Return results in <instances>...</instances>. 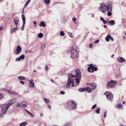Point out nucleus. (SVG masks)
I'll return each mask as SVG.
<instances>
[{
  "instance_id": "nucleus-1",
  "label": "nucleus",
  "mask_w": 126,
  "mask_h": 126,
  "mask_svg": "<svg viewBox=\"0 0 126 126\" xmlns=\"http://www.w3.org/2000/svg\"><path fill=\"white\" fill-rule=\"evenodd\" d=\"M99 7V10L102 12L103 13H105V11L109 12L108 13V15L109 16H110L112 15V13L111 12L112 11V4L110 2H109L107 4L102 5Z\"/></svg>"
},
{
  "instance_id": "nucleus-2",
  "label": "nucleus",
  "mask_w": 126,
  "mask_h": 126,
  "mask_svg": "<svg viewBox=\"0 0 126 126\" xmlns=\"http://www.w3.org/2000/svg\"><path fill=\"white\" fill-rule=\"evenodd\" d=\"M80 73V71L79 69H76L75 70V74L74 75L71 74H69L68 75V78H76V84L77 85H79L81 79Z\"/></svg>"
},
{
  "instance_id": "nucleus-3",
  "label": "nucleus",
  "mask_w": 126,
  "mask_h": 126,
  "mask_svg": "<svg viewBox=\"0 0 126 126\" xmlns=\"http://www.w3.org/2000/svg\"><path fill=\"white\" fill-rule=\"evenodd\" d=\"M71 57L73 59H76L78 57V52L76 47H72L70 49Z\"/></svg>"
},
{
  "instance_id": "nucleus-4",
  "label": "nucleus",
  "mask_w": 126,
  "mask_h": 126,
  "mask_svg": "<svg viewBox=\"0 0 126 126\" xmlns=\"http://www.w3.org/2000/svg\"><path fill=\"white\" fill-rule=\"evenodd\" d=\"M117 83V81L111 80L110 81L108 82L107 85V87L114 88L115 87V85H116Z\"/></svg>"
},
{
  "instance_id": "nucleus-5",
  "label": "nucleus",
  "mask_w": 126,
  "mask_h": 126,
  "mask_svg": "<svg viewBox=\"0 0 126 126\" xmlns=\"http://www.w3.org/2000/svg\"><path fill=\"white\" fill-rule=\"evenodd\" d=\"M67 103L68 105L73 109H76L77 108V104L73 101H69Z\"/></svg>"
},
{
  "instance_id": "nucleus-6",
  "label": "nucleus",
  "mask_w": 126,
  "mask_h": 126,
  "mask_svg": "<svg viewBox=\"0 0 126 126\" xmlns=\"http://www.w3.org/2000/svg\"><path fill=\"white\" fill-rule=\"evenodd\" d=\"M72 84V87H74V81L73 79L71 78H69L67 82L66 85V87L67 88H69L70 87V85Z\"/></svg>"
},
{
  "instance_id": "nucleus-7",
  "label": "nucleus",
  "mask_w": 126,
  "mask_h": 126,
  "mask_svg": "<svg viewBox=\"0 0 126 126\" xmlns=\"http://www.w3.org/2000/svg\"><path fill=\"white\" fill-rule=\"evenodd\" d=\"M3 107L1 111L3 113L5 114L9 107L5 103L3 104Z\"/></svg>"
},
{
  "instance_id": "nucleus-8",
  "label": "nucleus",
  "mask_w": 126,
  "mask_h": 126,
  "mask_svg": "<svg viewBox=\"0 0 126 126\" xmlns=\"http://www.w3.org/2000/svg\"><path fill=\"white\" fill-rule=\"evenodd\" d=\"M105 95L106 96L107 98L110 100L113 98V95L110 92L106 91L105 93Z\"/></svg>"
},
{
  "instance_id": "nucleus-9",
  "label": "nucleus",
  "mask_w": 126,
  "mask_h": 126,
  "mask_svg": "<svg viewBox=\"0 0 126 126\" xmlns=\"http://www.w3.org/2000/svg\"><path fill=\"white\" fill-rule=\"evenodd\" d=\"M21 48L19 46H17L15 51V54L16 55L18 54L21 51Z\"/></svg>"
},
{
  "instance_id": "nucleus-10",
  "label": "nucleus",
  "mask_w": 126,
  "mask_h": 126,
  "mask_svg": "<svg viewBox=\"0 0 126 126\" xmlns=\"http://www.w3.org/2000/svg\"><path fill=\"white\" fill-rule=\"evenodd\" d=\"M5 91L10 95L13 94L15 95H17L18 94V93L16 91H11L10 90L7 89H6Z\"/></svg>"
},
{
  "instance_id": "nucleus-11",
  "label": "nucleus",
  "mask_w": 126,
  "mask_h": 126,
  "mask_svg": "<svg viewBox=\"0 0 126 126\" xmlns=\"http://www.w3.org/2000/svg\"><path fill=\"white\" fill-rule=\"evenodd\" d=\"M16 101V99L15 98L9 100V102L5 103L9 107H10L11 105L13 104Z\"/></svg>"
},
{
  "instance_id": "nucleus-12",
  "label": "nucleus",
  "mask_w": 126,
  "mask_h": 126,
  "mask_svg": "<svg viewBox=\"0 0 126 126\" xmlns=\"http://www.w3.org/2000/svg\"><path fill=\"white\" fill-rule=\"evenodd\" d=\"M86 84L87 86L89 85L91 87L92 90L94 89L97 86L96 84L95 83H87Z\"/></svg>"
},
{
  "instance_id": "nucleus-13",
  "label": "nucleus",
  "mask_w": 126,
  "mask_h": 126,
  "mask_svg": "<svg viewBox=\"0 0 126 126\" xmlns=\"http://www.w3.org/2000/svg\"><path fill=\"white\" fill-rule=\"evenodd\" d=\"M23 21V24L21 29L22 31H23L24 29V28L25 27V18L24 15L22 14L21 15Z\"/></svg>"
},
{
  "instance_id": "nucleus-14",
  "label": "nucleus",
  "mask_w": 126,
  "mask_h": 126,
  "mask_svg": "<svg viewBox=\"0 0 126 126\" xmlns=\"http://www.w3.org/2000/svg\"><path fill=\"white\" fill-rule=\"evenodd\" d=\"M28 81L30 82V83L29 84V87L33 88L34 87V83L33 80H28Z\"/></svg>"
},
{
  "instance_id": "nucleus-15",
  "label": "nucleus",
  "mask_w": 126,
  "mask_h": 126,
  "mask_svg": "<svg viewBox=\"0 0 126 126\" xmlns=\"http://www.w3.org/2000/svg\"><path fill=\"white\" fill-rule=\"evenodd\" d=\"M90 66L88 68V70L89 72L90 73H93V68L92 67L93 66V64H91L90 65Z\"/></svg>"
},
{
  "instance_id": "nucleus-16",
  "label": "nucleus",
  "mask_w": 126,
  "mask_h": 126,
  "mask_svg": "<svg viewBox=\"0 0 126 126\" xmlns=\"http://www.w3.org/2000/svg\"><path fill=\"white\" fill-rule=\"evenodd\" d=\"M25 58V56L24 55H22L19 57L17 58L15 60L16 62L19 61Z\"/></svg>"
},
{
  "instance_id": "nucleus-17",
  "label": "nucleus",
  "mask_w": 126,
  "mask_h": 126,
  "mask_svg": "<svg viewBox=\"0 0 126 126\" xmlns=\"http://www.w3.org/2000/svg\"><path fill=\"white\" fill-rule=\"evenodd\" d=\"M117 60L120 63L123 62L125 61V60L124 58L122 57H118L117 59Z\"/></svg>"
},
{
  "instance_id": "nucleus-18",
  "label": "nucleus",
  "mask_w": 126,
  "mask_h": 126,
  "mask_svg": "<svg viewBox=\"0 0 126 126\" xmlns=\"http://www.w3.org/2000/svg\"><path fill=\"white\" fill-rule=\"evenodd\" d=\"M19 21V19L18 17H16L14 18L13 20V22L15 25H17L18 24Z\"/></svg>"
},
{
  "instance_id": "nucleus-19",
  "label": "nucleus",
  "mask_w": 126,
  "mask_h": 126,
  "mask_svg": "<svg viewBox=\"0 0 126 126\" xmlns=\"http://www.w3.org/2000/svg\"><path fill=\"white\" fill-rule=\"evenodd\" d=\"M18 30V28H17V27L15 28H13L11 29L10 31V32L11 33H12L15 31H17Z\"/></svg>"
},
{
  "instance_id": "nucleus-20",
  "label": "nucleus",
  "mask_w": 126,
  "mask_h": 126,
  "mask_svg": "<svg viewBox=\"0 0 126 126\" xmlns=\"http://www.w3.org/2000/svg\"><path fill=\"white\" fill-rule=\"evenodd\" d=\"M21 104H22V106L23 108L26 107L27 106V103L25 101L22 102Z\"/></svg>"
},
{
  "instance_id": "nucleus-21",
  "label": "nucleus",
  "mask_w": 126,
  "mask_h": 126,
  "mask_svg": "<svg viewBox=\"0 0 126 126\" xmlns=\"http://www.w3.org/2000/svg\"><path fill=\"white\" fill-rule=\"evenodd\" d=\"M111 35L110 34H108L107 36L105 38V40L106 41L108 42L109 41L111 37Z\"/></svg>"
},
{
  "instance_id": "nucleus-22",
  "label": "nucleus",
  "mask_w": 126,
  "mask_h": 126,
  "mask_svg": "<svg viewBox=\"0 0 126 126\" xmlns=\"http://www.w3.org/2000/svg\"><path fill=\"white\" fill-rule=\"evenodd\" d=\"M39 25L40 26H42L43 27H45L46 26V24L44 22L41 21L39 24Z\"/></svg>"
},
{
  "instance_id": "nucleus-23",
  "label": "nucleus",
  "mask_w": 126,
  "mask_h": 126,
  "mask_svg": "<svg viewBox=\"0 0 126 126\" xmlns=\"http://www.w3.org/2000/svg\"><path fill=\"white\" fill-rule=\"evenodd\" d=\"M25 110L31 117H34V115L31 112H30V111L26 110Z\"/></svg>"
},
{
  "instance_id": "nucleus-24",
  "label": "nucleus",
  "mask_w": 126,
  "mask_h": 126,
  "mask_svg": "<svg viewBox=\"0 0 126 126\" xmlns=\"http://www.w3.org/2000/svg\"><path fill=\"white\" fill-rule=\"evenodd\" d=\"M122 107L123 106L122 105L120 104H118L116 105L115 106L116 108H118L119 109L122 108Z\"/></svg>"
},
{
  "instance_id": "nucleus-25",
  "label": "nucleus",
  "mask_w": 126,
  "mask_h": 126,
  "mask_svg": "<svg viewBox=\"0 0 126 126\" xmlns=\"http://www.w3.org/2000/svg\"><path fill=\"white\" fill-rule=\"evenodd\" d=\"M86 90H87V91H88L90 93H91L92 92V88H90V87H86Z\"/></svg>"
},
{
  "instance_id": "nucleus-26",
  "label": "nucleus",
  "mask_w": 126,
  "mask_h": 126,
  "mask_svg": "<svg viewBox=\"0 0 126 126\" xmlns=\"http://www.w3.org/2000/svg\"><path fill=\"white\" fill-rule=\"evenodd\" d=\"M27 122H24L20 123L19 124V126H25V125H27Z\"/></svg>"
},
{
  "instance_id": "nucleus-27",
  "label": "nucleus",
  "mask_w": 126,
  "mask_h": 126,
  "mask_svg": "<svg viewBox=\"0 0 126 126\" xmlns=\"http://www.w3.org/2000/svg\"><path fill=\"white\" fill-rule=\"evenodd\" d=\"M112 25H114L115 24V22L113 20H111L109 22H108Z\"/></svg>"
},
{
  "instance_id": "nucleus-28",
  "label": "nucleus",
  "mask_w": 126,
  "mask_h": 126,
  "mask_svg": "<svg viewBox=\"0 0 126 126\" xmlns=\"http://www.w3.org/2000/svg\"><path fill=\"white\" fill-rule=\"evenodd\" d=\"M46 47V45L45 44H43L41 46V48L42 50H44Z\"/></svg>"
},
{
  "instance_id": "nucleus-29",
  "label": "nucleus",
  "mask_w": 126,
  "mask_h": 126,
  "mask_svg": "<svg viewBox=\"0 0 126 126\" xmlns=\"http://www.w3.org/2000/svg\"><path fill=\"white\" fill-rule=\"evenodd\" d=\"M18 79L20 80H23L25 79V78L24 77L22 76H18Z\"/></svg>"
},
{
  "instance_id": "nucleus-30",
  "label": "nucleus",
  "mask_w": 126,
  "mask_h": 126,
  "mask_svg": "<svg viewBox=\"0 0 126 126\" xmlns=\"http://www.w3.org/2000/svg\"><path fill=\"white\" fill-rule=\"evenodd\" d=\"M86 91V89L85 88H84L83 89L82 88H80L79 89V91L80 92H82L83 91Z\"/></svg>"
},
{
  "instance_id": "nucleus-31",
  "label": "nucleus",
  "mask_w": 126,
  "mask_h": 126,
  "mask_svg": "<svg viewBox=\"0 0 126 126\" xmlns=\"http://www.w3.org/2000/svg\"><path fill=\"white\" fill-rule=\"evenodd\" d=\"M44 100L45 103L47 104H48L49 103V100L46 98H44Z\"/></svg>"
},
{
  "instance_id": "nucleus-32",
  "label": "nucleus",
  "mask_w": 126,
  "mask_h": 126,
  "mask_svg": "<svg viewBox=\"0 0 126 126\" xmlns=\"http://www.w3.org/2000/svg\"><path fill=\"white\" fill-rule=\"evenodd\" d=\"M43 34L42 33H41L38 34V37L39 38H41L43 36Z\"/></svg>"
},
{
  "instance_id": "nucleus-33",
  "label": "nucleus",
  "mask_w": 126,
  "mask_h": 126,
  "mask_svg": "<svg viewBox=\"0 0 126 126\" xmlns=\"http://www.w3.org/2000/svg\"><path fill=\"white\" fill-rule=\"evenodd\" d=\"M50 2V0H44V3L47 4H49Z\"/></svg>"
},
{
  "instance_id": "nucleus-34",
  "label": "nucleus",
  "mask_w": 126,
  "mask_h": 126,
  "mask_svg": "<svg viewBox=\"0 0 126 126\" xmlns=\"http://www.w3.org/2000/svg\"><path fill=\"white\" fill-rule=\"evenodd\" d=\"M71 124L69 123H65L63 126H71Z\"/></svg>"
},
{
  "instance_id": "nucleus-35",
  "label": "nucleus",
  "mask_w": 126,
  "mask_h": 126,
  "mask_svg": "<svg viewBox=\"0 0 126 126\" xmlns=\"http://www.w3.org/2000/svg\"><path fill=\"white\" fill-rule=\"evenodd\" d=\"M60 34L61 36H63L65 34L63 31H61L60 32Z\"/></svg>"
},
{
  "instance_id": "nucleus-36",
  "label": "nucleus",
  "mask_w": 126,
  "mask_h": 126,
  "mask_svg": "<svg viewBox=\"0 0 126 126\" xmlns=\"http://www.w3.org/2000/svg\"><path fill=\"white\" fill-rule=\"evenodd\" d=\"M100 109L99 108H98L96 110V112L97 114H99L100 113Z\"/></svg>"
},
{
  "instance_id": "nucleus-37",
  "label": "nucleus",
  "mask_w": 126,
  "mask_h": 126,
  "mask_svg": "<svg viewBox=\"0 0 126 126\" xmlns=\"http://www.w3.org/2000/svg\"><path fill=\"white\" fill-rule=\"evenodd\" d=\"M73 21V22H75V23H77V22H76V21L77 20V19L75 17H73L72 19Z\"/></svg>"
},
{
  "instance_id": "nucleus-38",
  "label": "nucleus",
  "mask_w": 126,
  "mask_h": 126,
  "mask_svg": "<svg viewBox=\"0 0 126 126\" xmlns=\"http://www.w3.org/2000/svg\"><path fill=\"white\" fill-rule=\"evenodd\" d=\"M4 97V95L3 94H0V99L3 98Z\"/></svg>"
},
{
  "instance_id": "nucleus-39",
  "label": "nucleus",
  "mask_w": 126,
  "mask_h": 126,
  "mask_svg": "<svg viewBox=\"0 0 126 126\" xmlns=\"http://www.w3.org/2000/svg\"><path fill=\"white\" fill-rule=\"evenodd\" d=\"M93 67V72L94 71H96L97 70V67H94V66L93 65V66H92Z\"/></svg>"
},
{
  "instance_id": "nucleus-40",
  "label": "nucleus",
  "mask_w": 126,
  "mask_h": 126,
  "mask_svg": "<svg viewBox=\"0 0 126 126\" xmlns=\"http://www.w3.org/2000/svg\"><path fill=\"white\" fill-rule=\"evenodd\" d=\"M16 106L21 107V102L20 103L17 102L16 103Z\"/></svg>"
},
{
  "instance_id": "nucleus-41",
  "label": "nucleus",
  "mask_w": 126,
  "mask_h": 126,
  "mask_svg": "<svg viewBox=\"0 0 126 126\" xmlns=\"http://www.w3.org/2000/svg\"><path fill=\"white\" fill-rule=\"evenodd\" d=\"M96 104H95L94 105H93L91 109L92 110L94 109L95 107H96Z\"/></svg>"
},
{
  "instance_id": "nucleus-42",
  "label": "nucleus",
  "mask_w": 126,
  "mask_h": 126,
  "mask_svg": "<svg viewBox=\"0 0 126 126\" xmlns=\"http://www.w3.org/2000/svg\"><path fill=\"white\" fill-rule=\"evenodd\" d=\"M31 0H28L26 2L25 4L26 5H27L30 2Z\"/></svg>"
},
{
  "instance_id": "nucleus-43",
  "label": "nucleus",
  "mask_w": 126,
  "mask_h": 126,
  "mask_svg": "<svg viewBox=\"0 0 126 126\" xmlns=\"http://www.w3.org/2000/svg\"><path fill=\"white\" fill-rule=\"evenodd\" d=\"M60 94H64L65 93L64 91H61L60 92Z\"/></svg>"
},
{
  "instance_id": "nucleus-44",
  "label": "nucleus",
  "mask_w": 126,
  "mask_h": 126,
  "mask_svg": "<svg viewBox=\"0 0 126 126\" xmlns=\"http://www.w3.org/2000/svg\"><path fill=\"white\" fill-rule=\"evenodd\" d=\"M48 67L47 65H46L45 66V69L46 71H47L48 70Z\"/></svg>"
},
{
  "instance_id": "nucleus-45",
  "label": "nucleus",
  "mask_w": 126,
  "mask_h": 126,
  "mask_svg": "<svg viewBox=\"0 0 126 126\" xmlns=\"http://www.w3.org/2000/svg\"><path fill=\"white\" fill-rule=\"evenodd\" d=\"M65 74V71H64L61 74V75H64Z\"/></svg>"
},
{
  "instance_id": "nucleus-46",
  "label": "nucleus",
  "mask_w": 126,
  "mask_h": 126,
  "mask_svg": "<svg viewBox=\"0 0 126 126\" xmlns=\"http://www.w3.org/2000/svg\"><path fill=\"white\" fill-rule=\"evenodd\" d=\"M106 114H107L106 112V111L104 113V117L105 118H106Z\"/></svg>"
},
{
  "instance_id": "nucleus-47",
  "label": "nucleus",
  "mask_w": 126,
  "mask_h": 126,
  "mask_svg": "<svg viewBox=\"0 0 126 126\" xmlns=\"http://www.w3.org/2000/svg\"><path fill=\"white\" fill-rule=\"evenodd\" d=\"M20 82L21 84L23 85L24 84V82L22 81H20Z\"/></svg>"
},
{
  "instance_id": "nucleus-48",
  "label": "nucleus",
  "mask_w": 126,
  "mask_h": 126,
  "mask_svg": "<svg viewBox=\"0 0 126 126\" xmlns=\"http://www.w3.org/2000/svg\"><path fill=\"white\" fill-rule=\"evenodd\" d=\"M99 42V40L98 39L94 42V43H95L96 44V43H98Z\"/></svg>"
},
{
  "instance_id": "nucleus-49",
  "label": "nucleus",
  "mask_w": 126,
  "mask_h": 126,
  "mask_svg": "<svg viewBox=\"0 0 126 126\" xmlns=\"http://www.w3.org/2000/svg\"><path fill=\"white\" fill-rule=\"evenodd\" d=\"M47 107L48 108H49L50 109H51V106L50 105H48Z\"/></svg>"
},
{
  "instance_id": "nucleus-50",
  "label": "nucleus",
  "mask_w": 126,
  "mask_h": 126,
  "mask_svg": "<svg viewBox=\"0 0 126 126\" xmlns=\"http://www.w3.org/2000/svg\"><path fill=\"white\" fill-rule=\"evenodd\" d=\"M100 19L101 21H103L104 20L103 18L102 17H101L100 18Z\"/></svg>"
},
{
  "instance_id": "nucleus-51",
  "label": "nucleus",
  "mask_w": 126,
  "mask_h": 126,
  "mask_svg": "<svg viewBox=\"0 0 126 126\" xmlns=\"http://www.w3.org/2000/svg\"><path fill=\"white\" fill-rule=\"evenodd\" d=\"M89 47L90 48H91L92 47L93 45L92 44H90L89 45Z\"/></svg>"
},
{
  "instance_id": "nucleus-52",
  "label": "nucleus",
  "mask_w": 126,
  "mask_h": 126,
  "mask_svg": "<svg viewBox=\"0 0 126 126\" xmlns=\"http://www.w3.org/2000/svg\"><path fill=\"white\" fill-rule=\"evenodd\" d=\"M110 39L112 41H113L114 40L113 38H112V37L111 36V37L110 38Z\"/></svg>"
},
{
  "instance_id": "nucleus-53",
  "label": "nucleus",
  "mask_w": 126,
  "mask_h": 126,
  "mask_svg": "<svg viewBox=\"0 0 126 126\" xmlns=\"http://www.w3.org/2000/svg\"><path fill=\"white\" fill-rule=\"evenodd\" d=\"M3 28V27L2 26H1L0 27V31L2 30Z\"/></svg>"
},
{
  "instance_id": "nucleus-54",
  "label": "nucleus",
  "mask_w": 126,
  "mask_h": 126,
  "mask_svg": "<svg viewBox=\"0 0 126 126\" xmlns=\"http://www.w3.org/2000/svg\"><path fill=\"white\" fill-rule=\"evenodd\" d=\"M103 23L104 24H106L107 22V21L104 20L103 21Z\"/></svg>"
},
{
  "instance_id": "nucleus-55",
  "label": "nucleus",
  "mask_w": 126,
  "mask_h": 126,
  "mask_svg": "<svg viewBox=\"0 0 126 126\" xmlns=\"http://www.w3.org/2000/svg\"><path fill=\"white\" fill-rule=\"evenodd\" d=\"M70 36L71 37H73V36L72 35V34L71 33H70Z\"/></svg>"
},
{
  "instance_id": "nucleus-56",
  "label": "nucleus",
  "mask_w": 126,
  "mask_h": 126,
  "mask_svg": "<svg viewBox=\"0 0 126 126\" xmlns=\"http://www.w3.org/2000/svg\"><path fill=\"white\" fill-rule=\"evenodd\" d=\"M40 116L42 117L43 116V114L42 113H41L40 114Z\"/></svg>"
},
{
  "instance_id": "nucleus-57",
  "label": "nucleus",
  "mask_w": 126,
  "mask_h": 126,
  "mask_svg": "<svg viewBox=\"0 0 126 126\" xmlns=\"http://www.w3.org/2000/svg\"><path fill=\"white\" fill-rule=\"evenodd\" d=\"M33 23L35 25L36 24V21H34L33 22Z\"/></svg>"
},
{
  "instance_id": "nucleus-58",
  "label": "nucleus",
  "mask_w": 126,
  "mask_h": 126,
  "mask_svg": "<svg viewBox=\"0 0 126 126\" xmlns=\"http://www.w3.org/2000/svg\"><path fill=\"white\" fill-rule=\"evenodd\" d=\"M50 81L51 82H52L53 83H54V81L52 79H51Z\"/></svg>"
},
{
  "instance_id": "nucleus-59",
  "label": "nucleus",
  "mask_w": 126,
  "mask_h": 126,
  "mask_svg": "<svg viewBox=\"0 0 126 126\" xmlns=\"http://www.w3.org/2000/svg\"><path fill=\"white\" fill-rule=\"evenodd\" d=\"M104 27L105 28H106L107 27V26L106 25H104Z\"/></svg>"
},
{
  "instance_id": "nucleus-60",
  "label": "nucleus",
  "mask_w": 126,
  "mask_h": 126,
  "mask_svg": "<svg viewBox=\"0 0 126 126\" xmlns=\"http://www.w3.org/2000/svg\"><path fill=\"white\" fill-rule=\"evenodd\" d=\"M124 26L125 28H126V23L124 25Z\"/></svg>"
},
{
  "instance_id": "nucleus-61",
  "label": "nucleus",
  "mask_w": 126,
  "mask_h": 126,
  "mask_svg": "<svg viewBox=\"0 0 126 126\" xmlns=\"http://www.w3.org/2000/svg\"><path fill=\"white\" fill-rule=\"evenodd\" d=\"M121 126H126L122 124H121L120 125Z\"/></svg>"
},
{
  "instance_id": "nucleus-62",
  "label": "nucleus",
  "mask_w": 126,
  "mask_h": 126,
  "mask_svg": "<svg viewBox=\"0 0 126 126\" xmlns=\"http://www.w3.org/2000/svg\"><path fill=\"white\" fill-rule=\"evenodd\" d=\"M33 72H36V70H33Z\"/></svg>"
},
{
  "instance_id": "nucleus-63",
  "label": "nucleus",
  "mask_w": 126,
  "mask_h": 126,
  "mask_svg": "<svg viewBox=\"0 0 126 126\" xmlns=\"http://www.w3.org/2000/svg\"><path fill=\"white\" fill-rule=\"evenodd\" d=\"M114 56V54H113L111 56V58H112Z\"/></svg>"
},
{
  "instance_id": "nucleus-64",
  "label": "nucleus",
  "mask_w": 126,
  "mask_h": 126,
  "mask_svg": "<svg viewBox=\"0 0 126 126\" xmlns=\"http://www.w3.org/2000/svg\"><path fill=\"white\" fill-rule=\"evenodd\" d=\"M125 101H123V104H125Z\"/></svg>"
}]
</instances>
